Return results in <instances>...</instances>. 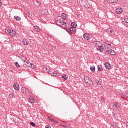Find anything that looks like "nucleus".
<instances>
[{"mask_svg": "<svg viewBox=\"0 0 128 128\" xmlns=\"http://www.w3.org/2000/svg\"><path fill=\"white\" fill-rule=\"evenodd\" d=\"M79 2L82 6L84 8H88V2L86 0H79Z\"/></svg>", "mask_w": 128, "mask_h": 128, "instance_id": "obj_1", "label": "nucleus"}, {"mask_svg": "<svg viewBox=\"0 0 128 128\" xmlns=\"http://www.w3.org/2000/svg\"><path fill=\"white\" fill-rule=\"evenodd\" d=\"M56 24L58 26H60L62 24H64V22L61 20H58L56 22Z\"/></svg>", "mask_w": 128, "mask_h": 128, "instance_id": "obj_12", "label": "nucleus"}, {"mask_svg": "<svg viewBox=\"0 0 128 128\" xmlns=\"http://www.w3.org/2000/svg\"><path fill=\"white\" fill-rule=\"evenodd\" d=\"M114 106H116V108H120V106L118 104V102L114 103Z\"/></svg>", "mask_w": 128, "mask_h": 128, "instance_id": "obj_23", "label": "nucleus"}, {"mask_svg": "<svg viewBox=\"0 0 128 128\" xmlns=\"http://www.w3.org/2000/svg\"><path fill=\"white\" fill-rule=\"evenodd\" d=\"M108 2L110 4H114L116 2H118V0H108Z\"/></svg>", "mask_w": 128, "mask_h": 128, "instance_id": "obj_21", "label": "nucleus"}, {"mask_svg": "<svg viewBox=\"0 0 128 128\" xmlns=\"http://www.w3.org/2000/svg\"><path fill=\"white\" fill-rule=\"evenodd\" d=\"M127 124H128V123H127Z\"/></svg>", "mask_w": 128, "mask_h": 128, "instance_id": "obj_52", "label": "nucleus"}, {"mask_svg": "<svg viewBox=\"0 0 128 128\" xmlns=\"http://www.w3.org/2000/svg\"><path fill=\"white\" fill-rule=\"evenodd\" d=\"M112 126H114V128H116V126L114 123L113 124H112Z\"/></svg>", "mask_w": 128, "mask_h": 128, "instance_id": "obj_43", "label": "nucleus"}, {"mask_svg": "<svg viewBox=\"0 0 128 128\" xmlns=\"http://www.w3.org/2000/svg\"><path fill=\"white\" fill-rule=\"evenodd\" d=\"M107 70H110V68H112V66H110V64L108 62H106L104 64Z\"/></svg>", "mask_w": 128, "mask_h": 128, "instance_id": "obj_14", "label": "nucleus"}, {"mask_svg": "<svg viewBox=\"0 0 128 128\" xmlns=\"http://www.w3.org/2000/svg\"><path fill=\"white\" fill-rule=\"evenodd\" d=\"M76 23L75 22H72L71 26H72V28H76Z\"/></svg>", "mask_w": 128, "mask_h": 128, "instance_id": "obj_26", "label": "nucleus"}, {"mask_svg": "<svg viewBox=\"0 0 128 128\" xmlns=\"http://www.w3.org/2000/svg\"><path fill=\"white\" fill-rule=\"evenodd\" d=\"M102 42H98V41H96V42H93V44L94 46H95V48H98L100 46H102Z\"/></svg>", "mask_w": 128, "mask_h": 128, "instance_id": "obj_5", "label": "nucleus"}, {"mask_svg": "<svg viewBox=\"0 0 128 128\" xmlns=\"http://www.w3.org/2000/svg\"><path fill=\"white\" fill-rule=\"evenodd\" d=\"M48 74L52 76H56V75L58 74H56V72L54 69H50L48 72Z\"/></svg>", "mask_w": 128, "mask_h": 128, "instance_id": "obj_2", "label": "nucleus"}, {"mask_svg": "<svg viewBox=\"0 0 128 128\" xmlns=\"http://www.w3.org/2000/svg\"><path fill=\"white\" fill-rule=\"evenodd\" d=\"M48 38H50V36H48Z\"/></svg>", "mask_w": 128, "mask_h": 128, "instance_id": "obj_48", "label": "nucleus"}, {"mask_svg": "<svg viewBox=\"0 0 128 128\" xmlns=\"http://www.w3.org/2000/svg\"><path fill=\"white\" fill-rule=\"evenodd\" d=\"M51 122H54V124H58V121H56V120H55L54 119L52 118L51 120Z\"/></svg>", "mask_w": 128, "mask_h": 128, "instance_id": "obj_29", "label": "nucleus"}, {"mask_svg": "<svg viewBox=\"0 0 128 128\" xmlns=\"http://www.w3.org/2000/svg\"><path fill=\"white\" fill-rule=\"evenodd\" d=\"M110 54H111V56H116V53L114 51L111 50L110 52Z\"/></svg>", "mask_w": 128, "mask_h": 128, "instance_id": "obj_27", "label": "nucleus"}, {"mask_svg": "<svg viewBox=\"0 0 128 128\" xmlns=\"http://www.w3.org/2000/svg\"><path fill=\"white\" fill-rule=\"evenodd\" d=\"M14 94H10L9 95V98H14Z\"/></svg>", "mask_w": 128, "mask_h": 128, "instance_id": "obj_40", "label": "nucleus"}, {"mask_svg": "<svg viewBox=\"0 0 128 128\" xmlns=\"http://www.w3.org/2000/svg\"><path fill=\"white\" fill-rule=\"evenodd\" d=\"M98 72H103V70H104V68H102V65L98 66Z\"/></svg>", "mask_w": 128, "mask_h": 128, "instance_id": "obj_19", "label": "nucleus"}, {"mask_svg": "<svg viewBox=\"0 0 128 128\" xmlns=\"http://www.w3.org/2000/svg\"><path fill=\"white\" fill-rule=\"evenodd\" d=\"M30 68H34V69L36 68V66H34V64H30Z\"/></svg>", "mask_w": 128, "mask_h": 128, "instance_id": "obj_31", "label": "nucleus"}, {"mask_svg": "<svg viewBox=\"0 0 128 128\" xmlns=\"http://www.w3.org/2000/svg\"><path fill=\"white\" fill-rule=\"evenodd\" d=\"M34 30H35L36 32H40V28L38 26H34Z\"/></svg>", "mask_w": 128, "mask_h": 128, "instance_id": "obj_20", "label": "nucleus"}, {"mask_svg": "<svg viewBox=\"0 0 128 128\" xmlns=\"http://www.w3.org/2000/svg\"><path fill=\"white\" fill-rule=\"evenodd\" d=\"M112 116H114V118H116V116H118V114L116 112H112Z\"/></svg>", "mask_w": 128, "mask_h": 128, "instance_id": "obj_38", "label": "nucleus"}, {"mask_svg": "<svg viewBox=\"0 0 128 128\" xmlns=\"http://www.w3.org/2000/svg\"><path fill=\"white\" fill-rule=\"evenodd\" d=\"M104 46H102V44H101V45L98 48V50H100V52H104Z\"/></svg>", "mask_w": 128, "mask_h": 128, "instance_id": "obj_13", "label": "nucleus"}, {"mask_svg": "<svg viewBox=\"0 0 128 128\" xmlns=\"http://www.w3.org/2000/svg\"><path fill=\"white\" fill-rule=\"evenodd\" d=\"M62 126H63V128H68V126H64V125H62Z\"/></svg>", "mask_w": 128, "mask_h": 128, "instance_id": "obj_47", "label": "nucleus"}, {"mask_svg": "<svg viewBox=\"0 0 128 128\" xmlns=\"http://www.w3.org/2000/svg\"><path fill=\"white\" fill-rule=\"evenodd\" d=\"M31 64H32L28 60L24 62V64L26 66H28V68H30V66Z\"/></svg>", "mask_w": 128, "mask_h": 128, "instance_id": "obj_17", "label": "nucleus"}, {"mask_svg": "<svg viewBox=\"0 0 128 128\" xmlns=\"http://www.w3.org/2000/svg\"><path fill=\"white\" fill-rule=\"evenodd\" d=\"M62 16H63L64 18L60 16V18H61L62 20H63L64 21L66 20V18H66V14L64 13H62Z\"/></svg>", "mask_w": 128, "mask_h": 128, "instance_id": "obj_22", "label": "nucleus"}, {"mask_svg": "<svg viewBox=\"0 0 128 128\" xmlns=\"http://www.w3.org/2000/svg\"><path fill=\"white\" fill-rule=\"evenodd\" d=\"M26 92H30V90H28V89H26Z\"/></svg>", "mask_w": 128, "mask_h": 128, "instance_id": "obj_44", "label": "nucleus"}, {"mask_svg": "<svg viewBox=\"0 0 128 128\" xmlns=\"http://www.w3.org/2000/svg\"><path fill=\"white\" fill-rule=\"evenodd\" d=\"M30 126H33V128H36V124H34V122H32L30 123Z\"/></svg>", "mask_w": 128, "mask_h": 128, "instance_id": "obj_35", "label": "nucleus"}, {"mask_svg": "<svg viewBox=\"0 0 128 128\" xmlns=\"http://www.w3.org/2000/svg\"><path fill=\"white\" fill-rule=\"evenodd\" d=\"M36 4H37V6H40L41 4L38 1L36 2Z\"/></svg>", "mask_w": 128, "mask_h": 128, "instance_id": "obj_39", "label": "nucleus"}, {"mask_svg": "<svg viewBox=\"0 0 128 128\" xmlns=\"http://www.w3.org/2000/svg\"><path fill=\"white\" fill-rule=\"evenodd\" d=\"M21 58H22V60H23L24 62H26V57H24V56H22Z\"/></svg>", "mask_w": 128, "mask_h": 128, "instance_id": "obj_30", "label": "nucleus"}, {"mask_svg": "<svg viewBox=\"0 0 128 128\" xmlns=\"http://www.w3.org/2000/svg\"><path fill=\"white\" fill-rule=\"evenodd\" d=\"M60 28H62L66 30H66L68 29V26H66V22H64V24L60 25Z\"/></svg>", "mask_w": 128, "mask_h": 128, "instance_id": "obj_8", "label": "nucleus"}, {"mask_svg": "<svg viewBox=\"0 0 128 128\" xmlns=\"http://www.w3.org/2000/svg\"><path fill=\"white\" fill-rule=\"evenodd\" d=\"M68 77H66V75H62V80H68Z\"/></svg>", "mask_w": 128, "mask_h": 128, "instance_id": "obj_24", "label": "nucleus"}, {"mask_svg": "<svg viewBox=\"0 0 128 128\" xmlns=\"http://www.w3.org/2000/svg\"><path fill=\"white\" fill-rule=\"evenodd\" d=\"M124 12V10L122 8H119L116 10V13L117 14H122V12Z\"/></svg>", "mask_w": 128, "mask_h": 128, "instance_id": "obj_9", "label": "nucleus"}, {"mask_svg": "<svg viewBox=\"0 0 128 128\" xmlns=\"http://www.w3.org/2000/svg\"><path fill=\"white\" fill-rule=\"evenodd\" d=\"M8 34L10 36H16V32L15 30H10Z\"/></svg>", "mask_w": 128, "mask_h": 128, "instance_id": "obj_4", "label": "nucleus"}, {"mask_svg": "<svg viewBox=\"0 0 128 128\" xmlns=\"http://www.w3.org/2000/svg\"><path fill=\"white\" fill-rule=\"evenodd\" d=\"M106 52L108 53V54H110V50H108Z\"/></svg>", "mask_w": 128, "mask_h": 128, "instance_id": "obj_41", "label": "nucleus"}, {"mask_svg": "<svg viewBox=\"0 0 128 128\" xmlns=\"http://www.w3.org/2000/svg\"><path fill=\"white\" fill-rule=\"evenodd\" d=\"M46 128H52V127L50 126H47Z\"/></svg>", "mask_w": 128, "mask_h": 128, "instance_id": "obj_46", "label": "nucleus"}, {"mask_svg": "<svg viewBox=\"0 0 128 128\" xmlns=\"http://www.w3.org/2000/svg\"><path fill=\"white\" fill-rule=\"evenodd\" d=\"M96 84H98V86H102V81L100 79H97L96 80Z\"/></svg>", "mask_w": 128, "mask_h": 128, "instance_id": "obj_11", "label": "nucleus"}, {"mask_svg": "<svg viewBox=\"0 0 128 128\" xmlns=\"http://www.w3.org/2000/svg\"><path fill=\"white\" fill-rule=\"evenodd\" d=\"M66 32L70 34H74V32H76V28H68L66 30Z\"/></svg>", "mask_w": 128, "mask_h": 128, "instance_id": "obj_3", "label": "nucleus"}, {"mask_svg": "<svg viewBox=\"0 0 128 128\" xmlns=\"http://www.w3.org/2000/svg\"><path fill=\"white\" fill-rule=\"evenodd\" d=\"M126 98H128V97H127Z\"/></svg>", "mask_w": 128, "mask_h": 128, "instance_id": "obj_51", "label": "nucleus"}, {"mask_svg": "<svg viewBox=\"0 0 128 128\" xmlns=\"http://www.w3.org/2000/svg\"><path fill=\"white\" fill-rule=\"evenodd\" d=\"M30 94H32V92H30Z\"/></svg>", "mask_w": 128, "mask_h": 128, "instance_id": "obj_50", "label": "nucleus"}, {"mask_svg": "<svg viewBox=\"0 0 128 128\" xmlns=\"http://www.w3.org/2000/svg\"><path fill=\"white\" fill-rule=\"evenodd\" d=\"M14 88L16 90H20V85L18 84H14Z\"/></svg>", "mask_w": 128, "mask_h": 128, "instance_id": "obj_16", "label": "nucleus"}, {"mask_svg": "<svg viewBox=\"0 0 128 128\" xmlns=\"http://www.w3.org/2000/svg\"><path fill=\"white\" fill-rule=\"evenodd\" d=\"M48 118L50 120H52V118H50V116H48Z\"/></svg>", "mask_w": 128, "mask_h": 128, "instance_id": "obj_45", "label": "nucleus"}, {"mask_svg": "<svg viewBox=\"0 0 128 128\" xmlns=\"http://www.w3.org/2000/svg\"><path fill=\"white\" fill-rule=\"evenodd\" d=\"M30 104H34V102H36V100H34V98H30V99L28 100Z\"/></svg>", "mask_w": 128, "mask_h": 128, "instance_id": "obj_18", "label": "nucleus"}, {"mask_svg": "<svg viewBox=\"0 0 128 128\" xmlns=\"http://www.w3.org/2000/svg\"><path fill=\"white\" fill-rule=\"evenodd\" d=\"M2 0H0V8L2 6Z\"/></svg>", "mask_w": 128, "mask_h": 128, "instance_id": "obj_42", "label": "nucleus"}, {"mask_svg": "<svg viewBox=\"0 0 128 128\" xmlns=\"http://www.w3.org/2000/svg\"><path fill=\"white\" fill-rule=\"evenodd\" d=\"M90 70H92V72H96V67H94V66H91Z\"/></svg>", "mask_w": 128, "mask_h": 128, "instance_id": "obj_28", "label": "nucleus"}, {"mask_svg": "<svg viewBox=\"0 0 128 128\" xmlns=\"http://www.w3.org/2000/svg\"><path fill=\"white\" fill-rule=\"evenodd\" d=\"M105 44L106 46H109V48H110L112 46V45H110V42H106Z\"/></svg>", "mask_w": 128, "mask_h": 128, "instance_id": "obj_37", "label": "nucleus"}, {"mask_svg": "<svg viewBox=\"0 0 128 128\" xmlns=\"http://www.w3.org/2000/svg\"><path fill=\"white\" fill-rule=\"evenodd\" d=\"M14 20H16L17 22H20L22 20V18H20L18 16H15L14 17Z\"/></svg>", "mask_w": 128, "mask_h": 128, "instance_id": "obj_25", "label": "nucleus"}, {"mask_svg": "<svg viewBox=\"0 0 128 128\" xmlns=\"http://www.w3.org/2000/svg\"><path fill=\"white\" fill-rule=\"evenodd\" d=\"M88 84L90 86H92V84H94V82H92V80H90Z\"/></svg>", "mask_w": 128, "mask_h": 128, "instance_id": "obj_32", "label": "nucleus"}, {"mask_svg": "<svg viewBox=\"0 0 128 128\" xmlns=\"http://www.w3.org/2000/svg\"><path fill=\"white\" fill-rule=\"evenodd\" d=\"M84 38L86 40H90L91 36L90 34H85L84 35Z\"/></svg>", "mask_w": 128, "mask_h": 128, "instance_id": "obj_6", "label": "nucleus"}, {"mask_svg": "<svg viewBox=\"0 0 128 128\" xmlns=\"http://www.w3.org/2000/svg\"><path fill=\"white\" fill-rule=\"evenodd\" d=\"M106 32H108V34H114V31L112 28L108 29L106 30Z\"/></svg>", "mask_w": 128, "mask_h": 128, "instance_id": "obj_7", "label": "nucleus"}, {"mask_svg": "<svg viewBox=\"0 0 128 128\" xmlns=\"http://www.w3.org/2000/svg\"><path fill=\"white\" fill-rule=\"evenodd\" d=\"M64 124H68V122H64Z\"/></svg>", "mask_w": 128, "mask_h": 128, "instance_id": "obj_49", "label": "nucleus"}, {"mask_svg": "<svg viewBox=\"0 0 128 128\" xmlns=\"http://www.w3.org/2000/svg\"><path fill=\"white\" fill-rule=\"evenodd\" d=\"M22 44H24V46H28V44H30V42L26 39H24L22 42Z\"/></svg>", "mask_w": 128, "mask_h": 128, "instance_id": "obj_10", "label": "nucleus"}, {"mask_svg": "<svg viewBox=\"0 0 128 128\" xmlns=\"http://www.w3.org/2000/svg\"><path fill=\"white\" fill-rule=\"evenodd\" d=\"M90 80H92V79L90 77H86L84 78V82L86 84H88L90 82Z\"/></svg>", "mask_w": 128, "mask_h": 128, "instance_id": "obj_15", "label": "nucleus"}, {"mask_svg": "<svg viewBox=\"0 0 128 128\" xmlns=\"http://www.w3.org/2000/svg\"><path fill=\"white\" fill-rule=\"evenodd\" d=\"M15 66H16V68H20V64H18V62H15Z\"/></svg>", "mask_w": 128, "mask_h": 128, "instance_id": "obj_36", "label": "nucleus"}, {"mask_svg": "<svg viewBox=\"0 0 128 128\" xmlns=\"http://www.w3.org/2000/svg\"><path fill=\"white\" fill-rule=\"evenodd\" d=\"M122 22H126V24H128V19L126 18H125L123 20Z\"/></svg>", "mask_w": 128, "mask_h": 128, "instance_id": "obj_34", "label": "nucleus"}, {"mask_svg": "<svg viewBox=\"0 0 128 128\" xmlns=\"http://www.w3.org/2000/svg\"><path fill=\"white\" fill-rule=\"evenodd\" d=\"M24 14L25 16H28V18H30V14L28 12H25Z\"/></svg>", "mask_w": 128, "mask_h": 128, "instance_id": "obj_33", "label": "nucleus"}]
</instances>
